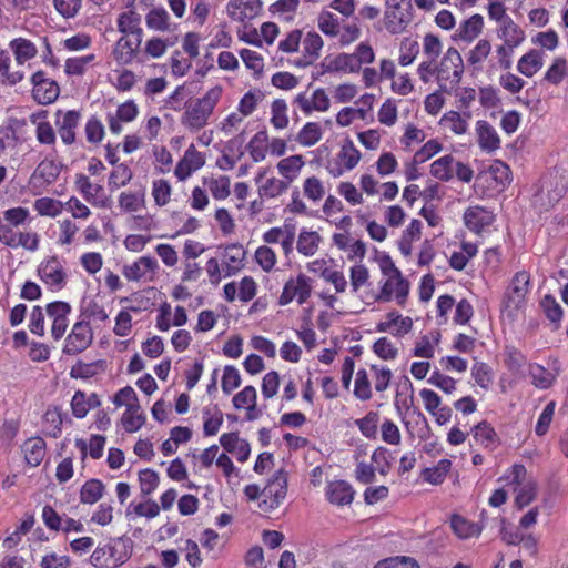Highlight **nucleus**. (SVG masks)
<instances>
[{"label":"nucleus","instance_id":"50","mask_svg":"<svg viewBox=\"0 0 568 568\" xmlns=\"http://www.w3.org/2000/svg\"><path fill=\"white\" fill-rule=\"evenodd\" d=\"M203 185L219 201L225 200L231 193V181L225 175L203 178Z\"/></svg>","mask_w":568,"mask_h":568},{"label":"nucleus","instance_id":"26","mask_svg":"<svg viewBox=\"0 0 568 568\" xmlns=\"http://www.w3.org/2000/svg\"><path fill=\"white\" fill-rule=\"evenodd\" d=\"M322 73H358L351 53L326 55L321 62Z\"/></svg>","mask_w":568,"mask_h":568},{"label":"nucleus","instance_id":"22","mask_svg":"<svg viewBox=\"0 0 568 568\" xmlns=\"http://www.w3.org/2000/svg\"><path fill=\"white\" fill-rule=\"evenodd\" d=\"M141 39L121 36L114 43L112 57L118 65L131 64L138 55Z\"/></svg>","mask_w":568,"mask_h":568},{"label":"nucleus","instance_id":"11","mask_svg":"<svg viewBox=\"0 0 568 568\" xmlns=\"http://www.w3.org/2000/svg\"><path fill=\"white\" fill-rule=\"evenodd\" d=\"M160 271L158 260L144 255L123 266L122 274L130 282H153Z\"/></svg>","mask_w":568,"mask_h":568},{"label":"nucleus","instance_id":"8","mask_svg":"<svg viewBox=\"0 0 568 568\" xmlns=\"http://www.w3.org/2000/svg\"><path fill=\"white\" fill-rule=\"evenodd\" d=\"M37 275L52 292H59L67 285L68 274L63 262L57 255L43 258L38 265Z\"/></svg>","mask_w":568,"mask_h":568},{"label":"nucleus","instance_id":"1","mask_svg":"<svg viewBox=\"0 0 568 568\" xmlns=\"http://www.w3.org/2000/svg\"><path fill=\"white\" fill-rule=\"evenodd\" d=\"M511 182L509 166L499 160L480 171L474 183V191L480 199L494 197L506 190Z\"/></svg>","mask_w":568,"mask_h":568},{"label":"nucleus","instance_id":"21","mask_svg":"<svg viewBox=\"0 0 568 568\" xmlns=\"http://www.w3.org/2000/svg\"><path fill=\"white\" fill-rule=\"evenodd\" d=\"M105 548L110 568H118L131 558L133 542L129 537H115L105 544Z\"/></svg>","mask_w":568,"mask_h":568},{"label":"nucleus","instance_id":"9","mask_svg":"<svg viewBox=\"0 0 568 568\" xmlns=\"http://www.w3.org/2000/svg\"><path fill=\"white\" fill-rule=\"evenodd\" d=\"M511 484H515V505L521 509L531 504L537 497V484L534 479H526V468L516 464L510 468L509 476Z\"/></svg>","mask_w":568,"mask_h":568},{"label":"nucleus","instance_id":"13","mask_svg":"<svg viewBox=\"0 0 568 568\" xmlns=\"http://www.w3.org/2000/svg\"><path fill=\"white\" fill-rule=\"evenodd\" d=\"M81 121V112L78 110H57L54 125L57 133L65 145H72L77 141V130Z\"/></svg>","mask_w":568,"mask_h":568},{"label":"nucleus","instance_id":"37","mask_svg":"<svg viewBox=\"0 0 568 568\" xmlns=\"http://www.w3.org/2000/svg\"><path fill=\"white\" fill-rule=\"evenodd\" d=\"M21 449L26 463L30 467H38L47 454V444L41 437H31L22 444Z\"/></svg>","mask_w":568,"mask_h":568},{"label":"nucleus","instance_id":"40","mask_svg":"<svg viewBox=\"0 0 568 568\" xmlns=\"http://www.w3.org/2000/svg\"><path fill=\"white\" fill-rule=\"evenodd\" d=\"M304 165L305 160L303 155L295 154L282 159L277 163V170L280 175L291 183L298 178Z\"/></svg>","mask_w":568,"mask_h":568},{"label":"nucleus","instance_id":"44","mask_svg":"<svg viewBox=\"0 0 568 568\" xmlns=\"http://www.w3.org/2000/svg\"><path fill=\"white\" fill-rule=\"evenodd\" d=\"M450 527L459 539H469L478 537L481 534V526L469 521L463 516L454 515L450 519Z\"/></svg>","mask_w":568,"mask_h":568},{"label":"nucleus","instance_id":"29","mask_svg":"<svg viewBox=\"0 0 568 568\" xmlns=\"http://www.w3.org/2000/svg\"><path fill=\"white\" fill-rule=\"evenodd\" d=\"M355 491L352 485L342 479L328 481L325 487L327 500L336 506L349 505L354 499Z\"/></svg>","mask_w":568,"mask_h":568},{"label":"nucleus","instance_id":"62","mask_svg":"<svg viewBox=\"0 0 568 568\" xmlns=\"http://www.w3.org/2000/svg\"><path fill=\"white\" fill-rule=\"evenodd\" d=\"M470 374L476 385L484 390H488L494 382L493 368L484 362H475Z\"/></svg>","mask_w":568,"mask_h":568},{"label":"nucleus","instance_id":"52","mask_svg":"<svg viewBox=\"0 0 568 568\" xmlns=\"http://www.w3.org/2000/svg\"><path fill=\"white\" fill-rule=\"evenodd\" d=\"M64 414L60 407H49L43 415V427L45 434L58 437L61 434Z\"/></svg>","mask_w":568,"mask_h":568},{"label":"nucleus","instance_id":"32","mask_svg":"<svg viewBox=\"0 0 568 568\" xmlns=\"http://www.w3.org/2000/svg\"><path fill=\"white\" fill-rule=\"evenodd\" d=\"M497 38L501 43L518 48L526 39L524 29L513 18L505 20L496 28Z\"/></svg>","mask_w":568,"mask_h":568},{"label":"nucleus","instance_id":"25","mask_svg":"<svg viewBox=\"0 0 568 568\" xmlns=\"http://www.w3.org/2000/svg\"><path fill=\"white\" fill-rule=\"evenodd\" d=\"M205 163V159L201 152H199L193 145H191L185 152L182 159L178 162L174 169V175L180 181H185L195 171L200 170Z\"/></svg>","mask_w":568,"mask_h":568},{"label":"nucleus","instance_id":"30","mask_svg":"<svg viewBox=\"0 0 568 568\" xmlns=\"http://www.w3.org/2000/svg\"><path fill=\"white\" fill-rule=\"evenodd\" d=\"M303 57L295 61L298 68H305L314 63L321 55L324 42L317 32H307L302 41Z\"/></svg>","mask_w":568,"mask_h":568},{"label":"nucleus","instance_id":"20","mask_svg":"<svg viewBox=\"0 0 568 568\" xmlns=\"http://www.w3.org/2000/svg\"><path fill=\"white\" fill-rule=\"evenodd\" d=\"M246 151H248V143H245V136L242 132L229 141L222 156L217 159L216 165L223 171H229L242 160Z\"/></svg>","mask_w":568,"mask_h":568},{"label":"nucleus","instance_id":"39","mask_svg":"<svg viewBox=\"0 0 568 568\" xmlns=\"http://www.w3.org/2000/svg\"><path fill=\"white\" fill-rule=\"evenodd\" d=\"M568 186V176L565 173L556 171L549 178L542 180L541 192L547 191L549 202L558 201Z\"/></svg>","mask_w":568,"mask_h":568},{"label":"nucleus","instance_id":"47","mask_svg":"<svg viewBox=\"0 0 568 568\" xmlns=\"http://www.w3.org/2000/svg\"><path fill=\"white\" fill-rule=\"evenodd\" d=\"M452 468V462L449 459H440L436 465L423 469L420 476L425 483L430 485H440L446 479Z\"/></svg>","mask_w":568,"mask_h":568},{"label":"nucleus","instance_id":"19","mask_svg":"<svg viewBox=\"0 0 568 568\" xmlns=\"http://www.w3.org/2000/svg\"><path fill=\"white\" fill-rule=\"evenodd\" d=\"M61 172L60 163L52 159H43L36 168L29 179V185L40 192L42 189L53 184Z\"/></svg>","mask_w":568,"mask_h":568},{"label":"nucleus","instance_id":"57","mask_svg":"<svg viewBox=\"0 0 568 568\" xmlns=\"http://www.w3.org/2000/svg\"><path fill=\"white\" fill-rule=\"evenodd\" d=\"M377 120L382 125L394 126L398 120V101L394 98L385 99L377 111Z\"/></svg>","mask_w":568,"mask_h":568},{"label":"nucleus","instance_id":"15","mask_svg":"<svg viewBox=\"0 0 568 568\" xmlns=\"http://www.w3.org/2000/svg\"><path fill=\"white\" fill-rule=\"evenodd\" d=\"M413 324L414 322L410 316H405L398 311L392 310L376 324V331L402 338L412 332Z\"/></svg>","mask_w":568,"mask_h":568},{"label":"nucleus","instance_id":"48","mask_svg":"<svg viewBox=\"0 0 568 568\" xmlns=\"http://www.w3.org/2000/svg\"><path fill=\"white\" fill-rule=\"evenodd\" d=\"M248 0H230L227 3V13L231 19L244 23L243 29L239 32L240 39L248 42V31L245 20L247 18Z\"/></svg>","mask_w":568,"mask_h":568},{"label":"nucleus","instance_id":"61","mask_svg":"<svg viewBox=\"0 0 568 568\" xmlns=\"http://www.w3.org/2000/svg\"><path fill=\"white\" fill-rule=\"evenodd\" d=\"M355 469L354 477L356 481L363 485H368L375 481L376 470L372 463H367L362 458L361 452H356L354 455Z\"/></svg>","mask_w":568,"mask_h":568},{"label":"nucleus","instance_id":"14","mask_svg":"<svg viewBox=\"0 0 568 568\" xmlns=\"http://www.w3.org/2000/svg\"><path fill=\"white\" fill-rule=\"evenodd\" d=\"M32 98L42 105L53 103L59 94L60 88L58 83L48 77L43 71H37L31 77Z\"/></svg>","mask_w":568,"mask_h":568},{"label":"nucleus","instance_id":"4","mask_svg":"<svg viewBox=\"0 0 568 568\" xmlns=\"http://www.w3.org/2000/svg\"><path fill=\"white\" fill-rule=\"evenodd\" d=\"M437 83L443 90L457 85L464 73L462 54L455 47H449L442 59L436 61Z\"/></svg>","mask_w":568,"mask_h":568},{"label":"nucleus","instance_id":"58","mask_svg":"<svg viewBox=\"0 0 568 568\" xmlns=\"http://www.w3.org/2000/svg\"><path fill=\"white\" fill-rule=\"evenodd\" d=\"M353 395L361 402L373 397L372 382L366 369L361 368L355 374Z\"/></svg>","mask_w":568,"mask_h":568},{"label":"nucleus","instance_id":"33","mask_svg":"<svg viewBox=\"0 0 568 568\" xmlns=\"http://www.w3.org/2000/svg\"><path fill=\"white\" fill-rule=\"evenodd\" d=\"M476 134L478 145L484 152L491 153L500 148L499 135L487 121L476 122Z\"/></svg>","mask_w":568,"mask_h":568},{"label":"nucleus","instance_id":"35","mask_svg":"<svg viewBox=\"0 0 568 568\" xmlns=\"http://www.w3.org/2000/svg\"><path fill=\"white\" fill-rule=\"evenodd\" d=\"M559 375V369H547L538 363H530L528 365V376L531 384L538 389H549L556 382Z\"/></svg>","mask_w":568,"mask_h":568},{"label":"nucleus","instance_id":"56","mask_svg":"<svg viewBox=\"0 0 568 568\" xmlns=\"http://www.w3.org/2000/svg\"><path fill=\"white\" fill-rule=\"evenodd\" d=\"M10 48L13 51L14 59L18 64L31 60L37 55V48L30 40L18 38L10 42Z\"/></svg>","mask_w":568,"mask_h":568},{"label":"nucleus","instance_id":"49","mask_svg":"<svg viewBox=\"0 0 568 568\" xmlns=\"http://www.w3.org/2000/svg\"><path fill=\"white\" fill-rule=\"evenodd\" d=\"M477 444L485 448H495L498 444V435L494 427L487 422H480L471 429Z\"/></svg>","mask_w":568,"mask_h":568},{"label":"nucleus","instance_id":"63","mask_svg":"<svg viewBox=\"0 0 568 568\" xmlns=\"http://www.w3.org/2000/svg\"><path fill=\"white\" fill-rule=\"evenodd\" d=\"M255 182L258 186V192L262 197H275L286 187L283 181L274 176L265 178L262 174L256 176Z\"/></svg>","mask_w":568,"mask_h":568},{"label":"nucleus","instance_id":"60","mask_svg":"<svg viewBox=\"0 0 568 568\" xmlns=\"http://www.w3.org/2000/svg\"><path fill=\"white\" fill-rule=\"evenodd\" d=\"M104 495V485L99 479L87 480L80 489V501L82 504L93 505Z\"/></svg>","mask_w":568,"mask_h":568},{"label":"nucleus","instance_id":"36","mask_svg":"<svg viewBox=\"0 0 568 568\" xmlns=\"http://www.w3.org/2000/svg\"><path fill=\"white\" fill-rule=\"evenodd\" d=\"M101 405V400L95 393L87 395L83 390H77L71 399L72 415L78 418H84L91 409Z\"/></svg>","mask_w":568,"mask_h":568},{"label":"nucleus","instance_id":"7","mask_svg":"<svg viewBox=\"0 0 568 568\" xmlns=\"http://www.w3.org/2000/svg\"><path fill=\"white\" fill-rule=\"evenodd\" d=\"M313 291V280L304 273L290 276L283 285L278 304L286 306L296 301L298 305L305 304Z\"/></svg>","mask_w":568,"mask_h":568},{"label":"nucleus","instance_id":"28","mask_svg":"<svg viewBox=\"0 0 568 568\" xmlns=\"http://www.w3.org/2000/svg\"><path fill=\"white\" fill-rule=\"evenodd\" d=\"M142 18L134 9L122 11L116 18V29L123 37L143 38Z\"/></svg>","mask_w":568,"mask_h":568},{"label":"nucleus","instance_id":"55","mask_svg":"<svg viewBox=\"0 0 568 568\" xmlns=\"http://www.w3.org/2000/svg\"><path fill=\"white\" fill-rule=\"evenodd\" d=\"M64 209L63 203L60 200L53 197H39L33 202V210L40 216L57 217Z\"/></svg>","mask_w":568,"mask_h":568},{"label":"nucleus","instance_id":"24","mask_svg":"<svg viewBox=\"0 0 568 568\" xmlns=\"http://www.w3.org/2000/svg\"><path fill=\"white\" fill-rule=\"evenodd\" d=\"M30 122L34 128L37 141L42 145L54 146L57 143V131L48 121V111H38L30 115Z\"/></svg>","mask_w":568,"mask_h":568},{"label":"nucleus","instance_id":"17","mask_svg":"<svg viewBox=\"0 0 568 568\" xmlns=\"http://www.w3.org/2000/svg\"><path fill=\"white\" fill-rule=\"evenodd\" d=\"M495 213L490 209L481 205L467 207L463 215L466 227L476 234L487 232L495 222Z\"/></svg>","mask_w":568,"mask_h":568},{"label":"nucleus","instance_id":"45","mask_svg":"<svg viewBox=\"0 0 568 568\" xmlns=\"http://www.w3.org/2000/svg\"><path fill=\"white\" fill-rule=\"evenodd\" d=\"M322 241L321 235L316 231L302 229L296 242V250L304 256H313Z\"/></svg>","mask_w":568,"mask_h":568},{"label":"nucleus","instance_id":"42","mask_svg":"<svg viewBox=\"0 0 568 568\" xmlns=\"http://www.w3.org/2000/svg\"><path fill=\"white\" fill-rule=\"evenodd\" d=\"M324 134V130L318 122H306L295 136V141L304 146L310 148L318 143Z\"/></svg>","mask_w":568,"mask_h":568},{"label":"nucleus","instance_id":"51","mask_svg":"<svg viewBox=\"0 0 568 568\" xmlns=\"http://www.w3.org/2000/svg\"><path fill=\"white\" fill-rule=\"evenodd\" d=\"M248 113V92H246L241 99L239 110L231 113L222 123V130L226 134H232L234 131L240 129L241 123Z\"/></svg>","mask_w":568,"mask_h":568},{"label":"nucleus","instance_id":"46","mask_svg":"<svg viewBox=\"0 0 568 568\" xmlns=\"http://www.w3.org/2000/svg\"><path fill=\"white\" fill-rule=\"evenodd\" d=\"M118 204L123 213L139 212L145 206V194L143 191L121 192L118 197Z\"/></svg>","mask_w":568,"mask_h":568},{"label":"nucleus","instance_id":"54","mask_svg":"<svg viewBox=\"0 0 568 568\" xmlns=\"http://www.w3.org/2000/svg\"><path fill=\"white\" fill-rule=\"evenodd\" d=\"M420 52V45L414 38H403L399 43L398 63L400 67H408L414 63Z\"/></svg>","mask_w":568,"mask_h":568},{"label":"nucleus","instance_id":"64","mask_svg":"<svg viewBox=\"0 0 568 568\" xmlns=\"http://www.w3.org/2000/svg\"><path fill=\"white\" fill-rule=\"evenodd\" d=\"M145 23L151 30L165 32L170 30V16L164 8H153L146 14Z\"/></svg>","mask_w":568,"mask_h":568},{"label":"nucleus","instance_id":"59","mask_svg":"<svg viewBox=\"0 0 568 568\" xmlns=\"http://www.w3.org/2000/svg\"><path fill=\"white\" fill-rule=\"evenodd\" d=\"M105 437L102 435H92L89 444L83 439H77L75 446L81 450L82 459L89 454L91 458L99 459L103 455Z\"/></svg>","mask_w":568,"mask_h":568},{"label":"nucleus","instance_id":"53","mask_svg":"<svg viewBox=\"0 0 568 568\" xmlns=\"http://www.w3.org/2000/svg\"><path fill=\"white\" fill-rule=\"evenodd\" d=\"M455 159L450 154L438 158L430 164V174L444 182L450 181L454 176Z\"/></svg>","mask_w":568,"mask_h":568},{"label":"nucleus","instance_id":"34","mask_svg":"<svg viewBox=\"0 0 568 568\" xmlns=\"http://www.w3.org/2000/svg\"><path fill=\"white\" fill-rule=\"evenodd\" d=\"M246 250L239 244H231L224 248L222 263L224 265V276H232L244 267Z\"/></svg>","mask_w":568,"mask_h":568},{"label":"nucleus","instance_id":"12","mask_svg":"<svg viewBox=\"0 0 568 568\" xmlns=\"http://www.w3.org/2000/svg\"><path fill=\"white\" fill-rule=\"evenodd\" d=\"M74 185L82 197L92 206L99 209H108L110 206L111 200L105 194L103 186L92 183L85 174L77 173Z\"/></svg>","mask_w":568,"mask_h":568},{"label":"nucleus","instance_id":"6","mask_svg":"<svg viewBox=\"0 0 568 568\" xmlns=\"http://www.w3.org/2000/svg\"><path fill=\"white\" fill-rule=\"evenodd\" d=\"M362 159L361 151L352 140H345L334 158L326 162L325 169L332 178H339L353 171Z\"/></svg>","mask_w":568,"mask_h":568},{"label":"nucleus","instance_id":"23","mask_svg":"<svg viewBox=\"0 0 568 568\" xmlns=\"http://www.w3.org/2000/svg\"><path fill=\"white\" fill-rule=\"evenodd\" d=\"M484 26V17L479 13H474L459 23L452 39L455 42L469 44L483 33Z\"/></svg>","mask_w":568,"mask_h":568},{"label":"nucleus","instance_id":"16","mask_svg":"<svg viewBox=\"0 0 568 568\" xmlns=\"http://www.w3.org/2000/svg\"><path fill=\"white\" fill-rule=\"evenodd\" d=\"M294 104L302 113L310 115L313 112H327L331 108V99L323 88H317L312 93H298L294 99Z\"/></svg>","mask_w":568,"mask_h":568},{"label":"nucleus","instance_id":"5","mask_svg":"<svg viewBox=\"0 0 568 568\" xmlns=\"http://www.w3.org/2000/svg\"><path fill=\"white\" fill-rule=\"evenodd\" d=\"M529 292V274L525 271L517 272L503 298L501 312L507 314L508 317L517 316L526 305V296Z\"/></svg>","mask_w":568,"mask_h":568},{"label":"nucleus","instance_id":"10","mask_svg":"<svg viewBox=\"0 0 568 568\" xmlns=\"http://www.w3.org/2000/svg\"><path fill=\"white\" fill-rule=\"evenodd\" d=\"M382 302H395L398 306H405L408 300L410 284L403 273L383 278L379 282Z\"/></svg>","mask_w":568,"mask_h":568},{"label":"nucleus","instance_id":"18","mask_svg":"<svg viewBox=\"0 0 568 568\" xmlns=\"http://www.w3.org/2000/svg\"><path fill=\"white\" fill-rule=\"evenodd\" d=\"M92 338L93 335L90 324L87 322H77L65 338L63 353L67 355H77L90 346Z\"/></svg>","mask_w":568,"mask_h":568},{"label":"nucleus","instance_id":"31","mask_svg":"<svg viewBox=\"0 0 568 568\" xmlns=\"http://www.w3.org/2000/svg\"><path fill=\"white\" fill-rule=\"evenodd\" d=\"M423 223L419 220L413 219L408 225L403 230L398 241L397 247L404 257H410L414 251V244L422 237Z\"/></svg>","mask_w":568,"mask_h":568},{"label":"nucleus","instance_id":"3","mask_svg":"<svg viewBox=\"0 0 568 568\" xmlns=\"http://www.w3.org/2000/svg\"><path fill=\"white\" fill-rule=\"evenodd\" d=\"M286 493L287 479L282 470L275 473L261 493L257 486L251 485V500H256L257 508L264 514L276 509L285 499Z\"/></svg>","mask_w":568,"mask_h":568},{"label":"nucleus","instance_id":"27","mask_svg":"<svg viewBox=\"0 0 568 568\" xmlns=\"http://www.w3.org/2000/svg\"><path fill=\"white\" fill-rule=\"evenodd\" d=\"M471 118V111L450 110L443 114L439 120V125L455 135H464L469 130Z\"/></svg>","mask_w":568,"mask_h":568},{"label":"nucleus","instance_id":"43","mask_svg":"<svg viewBox=\"0 0 568 568\" xmlns=\"http://www.w3.org/2000/svg\"><path fill=\"white\" fill-rule=\"evenodd\" d=\"M280 33V29L274 22H264L260 29L251 30V45L262 48L263 45H271Z\"/></svg>","mask_w":568,"mask_h":568},{"label":"nucleus","instance_id":"41","mask_svg":"<svg viewBox=\"0 0 568 568\" xmlns=\"http://www.w3.org/2000/svg\"><path fill=\"white\" fill-rule=\"evenodd\" d=\"M544 65L542 53L538 50H530L517 62V70L527 78L534 77Z\"/></svg>","mask_w":568,"mask_h":568},{"label":"nucleus","instance_id":"38","mask_svg":"<svg viewBox=\"0 0 568 568\" xmlns=\"http://www.w3.org/2000/svg\"><path fill=\"white\" fill-rule=\"evenodd\" d=\"M440 333L438 331H430L425 335L419 336L413 349V354L416 357L433 358L436 354V349L440 343Z\"/></svg>","mask_w":568,"mask_h":568},{"label":"nucleus","instance_id":"2","mask_svg":"<svg viewBox=\"0 0 568 568\" xmlns=\"http://www.w3.org/2000/svg\"><path fill=\"white\" fill-rule=\"evenodd\" d=\"M222 92L221 85H214L202 98L187 103L181 118L183 126L191 131H199L204 128L220 101Z\"/></svg>","mask_w":568,"mask_h":568}]
</instances>
